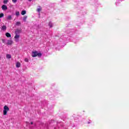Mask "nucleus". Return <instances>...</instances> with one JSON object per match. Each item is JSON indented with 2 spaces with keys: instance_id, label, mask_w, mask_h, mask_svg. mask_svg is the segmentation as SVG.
Masks as SVG:
<instances>
[{
  "instance_id": "1",
  "label": "nucleus",
  "mask_w": 129,
  "mask_h": 129,
  "mask_svg": "<svg viewBox=\"0 0 129 129\" xmlns=\"http://www.w3.org/2000/svg\"><path fill=\"white\" fill-rule=\"evenodd\" d=\"M32 57H37V56H38V57H41L42 56V53H38V52H37L36 51H32Z\"/></svg>"
},
{
  "instance_id": "2",
  "label": "nucleus",
  "mask_w": 129,
  "mask_h": 129,
  "mask_svg": "<svg viewBox=\"0 0 129 129\" xmlns=\"http://www.w3.org/2000/svg\"><path fill=\"white\" fill-rule=\"evenodd\" d=\"M10 110V108L8 107V106L5 105L4 107V110H3V114L4 115H7V113L8 111Z\"/></svg>"
},
{
  "instance_id": "3",
  "label": "nucleus",
  "mask_w": 129,
  "mask_h": 129,
  "mask_svg": "<svg viewBox=\"0 0 129 129\" xmlns=\"http://www.w3.org/2000/svg\"><path fill=\"white\" fill-rule=\"evenodd\" d=\"M20 38V35L19 34H16L14 39H15V42H16V43H18V42H19V38Z\"/></svg>"
},
{
  "instance_id": "4",
  "label": "nucleus",
  "mask_w": 129,
  "mask_h": 129,
  "mask_svg": "<svg viewBox=\"0 0 129 129\" xmlns=\"http://www.w3.org/2000/svg\"><path fill=\"white\" fill-rule=\"evenodd\" d=\"M16 35H19V34H21L22 33V30L20 29H17L15 31Z\"/></svg>"
},
{
  "instance_id": "5",
  "label": "nucleus",
  "mask_w": 129,
  "mask_h": 129,
  "mask_svg": "<svg viewBox=\"0 0 129 129\" xmlns=\"http://www.w3.org/2000/svg\"><path fill=\"white\" fill-rule=\"evenodd\" d=\"M2 9L3 11H7V10H8V7H7V6L4 5L2 6Z\"/></svg>"
},
{
  "instance_id": "6",
  "label": "nucleus",
  "mask_w": 129,
  "mask_h": 129,
  "mask_svg": "<svg viewBox=\"0 0 129 129\" xmlns=\"http://www.w3.org/2000/svg\"><path fill=\"white\" fill-rule=\"evenodd\" d=\"M16 67L17 68H20L21 67V63L19 61L16 62Z\"/></svg>"
},
{
  "instance_id": "7",
  "label": "nucleus",
  "mask_w": 129,
  "mask_h": 129,
  "mask_svg": "<svg viewBox=\"0 0 129 129\" xmlns=\"http://www.w3.org/2000/svg\"><path fill=\"white\" fill-rule=\"evenodd\" d=\"M13 44V41L11 40H8L7 44L8 45H12Z\"/></svg>"
},
{
  "instance_id": "8",
  "label": "nucleus",
  "mask_w": 129,
  "mask_h": 129,
  "mask_svg": "<svg viewBox=\"0 0 129 129\" xmlns=\"http://www.w3.org/2000/svg\"><path fill=\"white\" fill-rule=\"evenodd\" d=\"M38 8L37 9V11L38 12V13H40V12H41V11H42V7H41V6H38Z\"/></svg>"
},
{
  "instance_id": "9",
  "label": "nucleus",
  "mask_w": 129,
  "mask_h": 129,
  "mask_svg": "<svg viewBox=\"0 0 129 129\" xmlns=\"http://www.w3.org/2000/svg\"><path fill=\"white\" fill-rule=\"evenodd\" d=\"M12 15H9L7 17V20H8L9 21H10L11 20H12Z\"/></svg>"
},
{
  "instance_id": "10",
  "label": "nucleus",
  "mask_w": 129,
  "mask_h": 129,
  "mask_svg": "<svg viewBox=\"0 0 129 129\" xmlns=\"http://www.w3.org/2000/svg\"><path fill=\"white\" fill-rule=\"evenodd\" d=\"M1 29L3 31H6V30H7V26L4 25L2 26Z\"/></svg>"
},
{
  "instance_id": "11",
  "label": "nucleus",
  "mask_w": 129,
  "mask_h": 129,
  "mask_svg": "<svg viewBox=\"0 0 129 129\" xmlns=\"http://www.w3.org/2000/svg\"><path fill=\"white\" fill-rule=\"evenodd\" d=\"M6 36L8 37V38H11L12 37V35H11V34L9 33L8 32L6 33Z\"/></svg>"
},
{
  "instance_id": "12",
  "label": "nucleus",
  "mask_w": 129,
  "mask_h": 129,
  "mask_svg": "<svg viewBox=\"0 0 129 129\" xmlns=\"http://www.w3.org/2000/svg\"><path fill=\"white\" fill-rule=\"evenodd\" d=\"M6 58H7V59H11L12 55H11V54H7Z\"/></svg>"
},
{
  "instance_id": "13",
  "label": "nucleus",
  "mask_w": 129,
  "mask_h": 129,
  "mask_svg": "<svg viewBox=\"0 0 129 129\" xmlns=\"http://www.w3.org/2000/svg\"><path fill=\"white\" fill-rule=\"evenodd\" d=\"M9 3V0H4L3 3L4 5H7Z\"/></svg>"
},
{
  "instance_id": "14",
  "label": "nucleus",
  "mask_w": 129,
  "mask_h": 129,
  "mask_svg": "<svg viewBox=\"0 0 129 129\" xmlns=\"http://www.w3.org/2000/svg\"><path fill=\"white\" fill-rule=\"evenodd\" d=\"M26 11H22L21 12V15H22V16H24V15H26Z\"/></svg>"
},
{
  "instance_id": "15",
  "label": "nucleus",
  "mask_w": 129,
  "mask_h": 129,
  "mask_svg": "<svg viewBox=\"0 0 129 129\" xmlns=\"http://www.w3.org/2000/svg\"><path fill=\"white\" fill-rule=\"evenodd\" d=\"M15 15L17 17H19L20 16V12L17 11L16 12Z\"/></svg>"
},
{
  "instance_id": "16",
  "label": "nucleus",
  "mask_w": 129,
  "mask_h": 129,
  "mask_svg": "<svg viewBox=\"0 0 129 129\" xmlns=\"http://www.w3.org/2000/svg\"><path fill=\"white\" fill-rule=\"evenodd\" d=\"M48 25L49 26L50 28H52V27H53V23H52V22H50L48 24Z\"/></svg>"
},
{
  "instance_id": "17",
  "label": "nucleus",
  "mask_w": 129,
  "mask_h": 129,
  "mask_svg": "<svg viewBox=\"0 0 129 129\" xmlns=\"http://www.w3.org/2000/svg\"><path fill=\"white\" fill-rule=\"evenodd\" d=\"M27 18H28L27 16H25L23 17V20L24 21V22H26V20H27Z\"/></svg>"
},
{
  "instance_id": "18",
  "label": "nucleus",
  "mask_w": 129,
  "mask_h": 129,
  "mask_svg": "<svg viewBox=\"0 0 129 129\" xmlns=\"http://www.w3.org/2000/svg\"><path fill=\"white\" fill-rule=\"evenodd\" d=\"M16 26H20V25H21V22H16Z\"/></svg>"
},
{
  "instance_id": "19",
  "label": "nucleus",
  "mask_w": 129,
  "mask_h": 129,
  "mask_svg": "<svg viewBox=\"0 0 129 129\" xmlns=\"http://www.w3.org/2000/svg\"><path fill=\"white\" fill-rule=\"evenodd\" d=\"M4 15L3 14V13H1L0 14V18H3L4 17Z\"/></svg>"
},
{
  "instance_id": "20",
  "label": "nucleus",
  "mask_w": 129,
  "mask_h": 129,
  "mask_svg": "<svg viewBox=\"0 0 129 129\" xmlns=\"http://www.w3.org/2000/svg\"><path fill=\"white\" fill-rule=\"evenodd\" d=\"M13 3H14V4H16V3H17V2H18V0H12Z\"/></svg>"
},
{
  "instance_id": "21",
  "label": "nucleus",
  "mask_w": 129,
  "mask_h": 129,
  "mask_svg": "<svg viewBox=\"0 0 129 129\" xmlns=\"http://www.w3.org/2000/svg\"><path fill=\"white\" fill-rule=\"evenodd\" d=\"M24 61H25V62H29V59H28V58H25V59H24Z\"/></svg>"
},
{
  "instance_id": "22",
  "label": "nucleus",
  "mask_w": 129,
  "mask_h": 129,
  "mask_svg": "<svg viewBox=\"0 0 129 129\" xmlns=\"http://www.w3.org/2000/svg\"><path fill=\"white\" fill-rule=\"evenodd\" d=\"M88 123H91V122H88Z\"/></svg>"
},
{
  "instance_id": "23",
  "label": "nucleus",
  "mask_w": 129,
  "mask_h": 129,
  "mask_svg": "<svg viewBox=\"0 0 129 129\" xmlns=\"http://www.w3.org/2000/svg\"><path fill=\"white\" fill-rule=\"evenodd\" d=\"M29 2H32V0H28Z\"/></svg>"
},
{
  "instance_id": "24",
  "label": "nucleus",
  "mask_w": 129,
  "mask_h": 129,
  "mask_svg": "<svg viewBox=\"0 0 129 129\" xmlns=\"http://www.w3.org/2000/svg\"><path fill=\"white\" fill-rule=\"evenodd\" d=\"M33 122H31V124H33Z\"/></svg>"
}]
</instances>
